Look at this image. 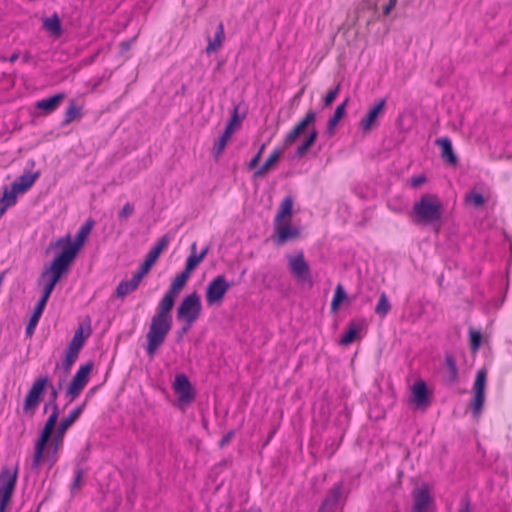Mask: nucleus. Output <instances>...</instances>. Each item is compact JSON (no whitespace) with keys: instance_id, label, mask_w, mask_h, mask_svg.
I'll return each mask as SVG.
<instances>
[{"instance_id":"nucleus-1","label":"nucleus","mask_w":512,"mask_h":512,"mask_svg":"<svg viewBox=\"0 0 512 512\" xmlns=\"http://www.w3.org/2000/svg\"><path fill=\"white\" fill-rule=\"evenodd\" d=\"M58 417V405L54 404V407H52V413L46 420L44 428L35 443L34 455L31 464V467L34 470H38L43 463H48L49 467H52L59 459L57 451H54L53 449L52 437Z\"/></svg>"},{"instance_id":"nucleus-2","label":"nucleus","mask_w":512,"mask_h":512,"mask_svg":"<svg viewBox=\"0 0 512 512\" xmlns=\"http://www.w3.org/2000/svg\"><path fill=\"white\" fill-rule=\"evenodd\" d=\"M58 417V405L54 404V407H52V413L46 420L44 428L35 443L34 455L31 464V467L34 470H38L43 463H48L49 467H52L59 459L57 451H54L53 449L52 437Z\"/></svg>"},{"instance_id":"nucleus-3","label":"nucleus","mask_w":512,"mask_h":512,"mask_svg":"<svg viewBox=\"0 0 512 512\" xmlns=\"http://www.w3.org/2000/svg\"><path fill=\"white\" fill-rule=\"evenodd\" d=\"M316 119V113L313 110H309L305 116L300 119L296 125L287 133L283 140L282 147H275L269 157L266 159L264 164L254 172L255 178L265 176L278 162L284 151L293 145L302 133L314 123Z\"/></svg>"},{"instance_id":"nucleus-4","label":"nucleus","mask_w":512,"mask_h":512,"mask_svg":"<svg viewBox=\"0 0 512 512\" xmlns=\"http://www.w3.org/2000/svg\"><path fill=\"white\" fill-rule=\"evenodd\" d=\"M293 205L294 201L291 196H286L279 204L274 218V241L278 246L300 236V229L291 223Z\"/></svg>"},{"instance_id":"nucleus-5","label":"nucleus","mask_w":512,"mask_h":512,"mask_svg":"<svg viewBox=\"0 0 512 512\" xmlns=\"http://www.w3.org/2000/svg\"><path fill=\"white\" fill-rule=\"evenodd\" d=\"M93 225L94 223L92 220H87L77 231L74 240H72L70 234L58 238L53 246L55 248H61L62 251L56 256V258L71 266L88 236L90 235Z\"/></svg>"},{"instance_id":"nucleus-6","label":"nucleus","mask_w":512,"mask_h":512,"mask_svg":"<svg viewBox=\"0 0 512 512\" xmlns=\"http://www.w3.org/2000/svg\"><path fill=\"white\" fill-rule=\"evenodd\" d=\"M173 307L167 306L161 302L158 303L156 313L152 317L149 332L147 334L148 346L147 352H154L165 340L167 333L171 328Z\"/></svg>"},{"instance_id":"nucleus-7","label":"nucleus","mask_w":512,"mask_h":512,"mask_svg":"<svg viewBox=\"0 0 512 512\" xmlns=\"http://www.w3.org/2000/svg\"><path fill=\"white\" fill-rule=\"evenodd\" d=\"M443 205L435 194H424L412 208V216L418 224L428 225L438 222L442 217Z\"/></svg>"},{"instance_id":"nucleus-8","label":"nucleus","mask_w":512,"mask_h":512,"mask_svg":"<svg viewBox=\"0 0 512 512\" xmlns=\"http://www.w3.org/2000/svg\"><path fill=\"white\" fill-rule=\"evenodd\" d=\"M69 268V265L56 257L52 260L51 264L42 271L38 279V284L42 286V296L50 297L56 284L69 271Z\"/></svg>"},{"instance_id":"nucleus-9","label":"nucleus","mask_w":512,"mask_h":512,"mask_svg":"<svg viewBox=\"0 0 512 512\" xmlns=\"http://www.w3.org/2000/svg\"><path fill=\"white\" fill-rule=\"evenodd\" d=\"M202 310L200 296L193 292L183 298L177 308V319L183 321L189 329L199 318Z\"/></svg>"},{"instance_id":"nucleus-10","label":"nucleus","mask_w":512,"mask_h":512,"mask_svg":"<svg viewBox=\"0 0 512 512\" xmlns=\"http://www.w3.org/2000/svg\"><path fill=\"white\" fill-rule=\"evenodd\" d=\"M18 478V465L12 470L8 467L2 468L0 472V512H6L10 503Z\"/></svg>"},{"instance_id":"nucleus-11","label":"nucleus","mask_w":512,"mask_h":512,"mask_svg":"<svg viewBox=\"0 0 512 512\" xmlns=\"http://www.w3.org/2000/svg\"><path fill=\"white\" fill-rule=\"evenodd\" d=\"M231 284L225 275L220 274L214 277L205 290V301L208 307L220 306L230 290Z\"/></svg>"},{"instance_id":"nucleus-12","label":"nucleus","mask_w":512,"mask_h":512,"mask_svg":"<svg viewBox=\"0 0 512 512\" xmlns=\"http://www.w3.org/2000/svg\"><path fill=\"white\" fill-rule=\"evenodd\" d=\"M177 396V406L185 410L194 401L196 393L188 377L185 374H177L172 384Z\"/></svg>"},{"instance_id":"nucleus-13","label":"nucleus","mask_w":512,"mask_h":512,"mask_svg":"<svg viewBox=\"0 0 512 512\" xmlns=\"http://www.w3.org/2000/svg\"><path fill=\"white\" fill-rule=\"evenodd\" d=\"M288 267L293 275L299 282L308 283L309 286L313 285L311 278V271L309 264L305 260L303 251L297 252L295 255H288Z\"/></svg>"},{"instance_id":"nucleus-14","label":"nucleus","mask_w":512,"mask_h":512,"mask_svg":"<svg viewBox=\"0 0 512 512\" xmlns=\"http://www.w3.org/2000/svg\"><path fill=\"white\" fill-rule=\"evenodd\" d=\"M93 364L88 362L84 365H81L75 375L73 376L71 382L67 387L66 394L70 399V402L74 401L85 388L88 383L90 373L92 371Z\"/></svg>"},{"instance_id":"nucleus-15","label":"nucleus","mask_w":512,"mask_h":512,"mask_svg":"<svg viewBox=\"0 0 512 512\" xmlns=\"http://www.w3.org/2000/svg\"><path fill=\"white\" fill-rule=\"evenodd\" d=\"M85 408V404L77 406L74 408L67 417H65L59 424L56 429V432L53 436V449L57 451V455L59 451L63 447L64 437L68 429L79 419L81 414L83 413Z\"/></svg>"},{"instance_id":"nucleus-16","label":"nucleus","mask_w":512,"mask_h":512,"mask_svg":"<svg viewBox=\"0 0 512 512\" xmlns=\"http://www.w3.org/2000/svg\"><path fill=\"white\" fill-rule=\"evenodd\" d=\"M49 383L48 377H39L36 379L28 391L23 405V411L26 414L33 415L39 406L41 396Z\"/></svg>"},{"instance_id":"nucleus-17","label":"nucleus","mask_w":512,"mask_h":512,"mask_svg":"<svg viewBox=\"0 0 512 512\" xmlns=\"http://www.w3.org/2000/svg\"><path fill=\"white\" fill-rule=\"evenodd\" d=\"M413 505L411 512H433L435 502L428 485L422 484L412 491Z\"/></svg>"},{"instance_id":"nucleus-18","label":"nucleus","mask_w":512,"mask_h":512,"mask_svg":"<svg viewBox=\"0 0 512 512\" xmlns=\"http://www.w3.org/2000/svg\"><path fill=\"white\" fill-rule=\"evenodd\" d=\"M487 372L485 369L477 371L475 382L473 385V399L471 402V409L474 418H478L483 409L485 401V384H486Z\"/></svg>"},{"instance_id":"nucleus-19","label":"nucleus","mask_w":512,"mask_h":512,"mask_svg":"<svg viewBox=\"0 0 512 512\" xmlns=\"http://www.w3.org/2000/svg\"><path fill=\"white\" fill-rule=\"evenodd\" d=\"M171 241V237L169 235H163L161 238L157 240L155 245L150 249V251L147 253L146 258L144 262L142 263L141 267L137 271L141 276H145L149 273L152 266L157 262L159 256L162 252H164Z\"/></svg>"},{"instance_id":"nucleus-20","label":"nucleus","mask_w":512,"mask_h":512,"mask_svg":"<svg viewBox=\"0 0 512 512\" xmlns=\"http://www.w3.org/2000/svg\"><path fill=\"white\" fill-rule=\"evenodd\" d=\"M190 275L191 274L186 272L185 270L177 274L173 281L171 282L167 292L164 294V296L159 302L167 306L173 307L175 299L186 285L187 281L190 278Z\"/></svg>"},{"instance_id":"nucleus-21","label":"nucleus","mask_w":512,"mask_h":512,"mask_svg":"<svg viewBox=\"0 0 512 512\" xmlns=\"http://www.w3.org/2000/svg\"><path fill=\"white\" fill-rule=\"evenodd\" d=\"M91 335V326L90 322H82L79 324L77 330L74 333V336L69 345L68 352H79V350L83 347L86 339Z\"/></svg>"},{"instance_id":"nucleus-22","label":"nucleus","mask_w":512,"mask_h":512,"mask_svg":"<svg viewBox=\"0 0 512 512\" xmlns=\"http://www.w3.org/2000/svg\"><path fill=\"white\" fill-rule=\"evenodd\" d=\"M385 105L386 100L380 99L372 108L369 109L366 116L361 119L360 127L364 132L371 130L378 117L383 113Z\"/></svg>"},{"instance_id":"nucleus-23","label":"nucleus","mask_w":512,"mask_h":512,"mask_svg":"<svg viewBox=\"0 0 512 512\" xmlns=\"http://www.w3.org/2000/svg\"><path fill=\"white\" fill-rule=\"evenodd\" d=\"M65 99L64 93H58L49 98H43L35 102V108L40 110L43 115H49L56 111L62 101Z\"/></svg>"},{"instance_id":"nucleus-24","label":"nucleus","mask_w":512,"mask_h":512,"mask_svg":"<svg viewBox=\"0 0 512 512\" xmlns=\"http://www.w3.org/2000/svg\"><path fill=\"white\" fill-rule=\"evenodd\" d=\"M142 279L143 276L136 272L131 280H122L115 289V297L122 299L128 294L134 292L139 287Z\"/></svg>"},{"instance_id":"nucleus-25","label":"nucleus","mask_w":512,"mask_h":512,"mask_svg":"<svg viewBox=\"0 0 512 512\" xmlns=\"http://www.w3.org/2000/svg\"><path fill=\"white\" fill-rule=\"evenodd\" d=\"M40 173H25L18 177L13 183L12 187L14 190H16L19 194L27 192L35 183V181L39 178Z\"/></svg>"},{"instance_id":"nucleus-26","label":"nucleus","mask_w":512,"mask_h":512,"mask_svg":"<svg viewBox=\"0 0 512 512\" xmlns=\"http://www.w3.org/2000/svg\"><path fill=\"white\" fill-rule=\"evenodd\" d=\"M412 401L418 406H425L428 403V391L426 383L422 380L416 381L412 386Z\"/></svg>"},{"instance_id":"nucleus-27","label":"nucleus","mask_w":512,"mask_h":512,"mask_svg":"<svg viewBox=\"0 0 512 512\" xmlns=\"http://www.w3.org/2000/svg\"><path fill=\"white\" fill-rule=\"evenodd\" d=\"M436 145L441 148V156L442 158L450 163V164H456L457 157L453 152L452 142L448 137H442L438 138L435 141Z\"/></svg>"},{"instance_id":"nucleus-28","label":"nucleus","mask_w":512,"mask_h":512,"mask_svg":"<svg viewBox=\"0 0 512 512\" xmlns=\"http://www.w3.org/2000/svg\"><path fill=\"white\" fill-rule=\"evenodd\" d=\"M82 106L78 105L76 100L71 99L64 113L63 125H68L82 118Z\"/></svg>"},{"instance_id":"nucleus-29","label":"nucleus","mask_w":512,"mask_h":512,"mask_svg":"<svg viewBox=\"0 0 512 512\" xmlns=\"http://www.w3.org/2000/svg\"><path fill=\"white\" fill-rule=\"evenodd\" d=\"M43 28L52 36L58 38L62 34L61 21L59 16L54 13L52 16L43 19Z\"/></svg>"},{"instance_id":"nucleus-30","label":"nucleus","mask_w":512,"mask_h":512,"mask_svg":"<svg viewBox=\"0 0 512 512\" xmlns=\"http://www.w3.org/2000/svg\"><path fill=\"white\" fill-rule=\"evenodd\" d=\"M318 137V132L316 128H312L307 137L304 139V141L301 143V145L296 150V156L301 158L307 154L309 149L315 144Z\"/></svg>"},{"instance_id":"nucleus-31","label":"nucleus","mask_w":512,"mask_h":512,"mask_svg":"<svg viewBox=\"0 0 512 512\" xmlns=\"http://www.w3.org/2000/svg\"><path fill=\"white\" fill-rule=\"evenodd\" d=\"M225 33H224V26L222 23H220L217 27V31L215 33V36L212 40H209L208 45L206 47V52L208 54L214 53L218 51L224 41Z\"/></svg>"},{"instance_id":"nucleus-32","label":"nucleus","mask_w":512,"mask_h":512,"mask_svg":"<svg viewBox=\"0 0 512 512\" xmlns=\"http://www.w3.org/2000/svg\"><path fill=\"white\" fill-rule=\"evenodd\" d=\"M348 101L349 100L346 99L343 103L338 105L334 111L333 116L328 120L327 131L330 134H332L334 132L335 127L338 125L340 120L344 117L345 109H346V105H347Z\"/></svg>"},{"instance_id":"nucleus-33","label":"nucleus","mask_w":512,"mask_h":512,"mask_svg":"<svg viewBox=\"0 0 512 512\" xmlns=\"http://www.w3.org/2000/svg\"><path fill=\"white\" fill-rule=\"evenodd\" d=\"M241 122H242V119L238 114V107L235 106L232 111L231 118H230L229 122L227 123L223 133L232 137V135L240 128Z\"/></svg>"},{"instance_id":"nucleus-34","label":"nucleus","mask_w":512,"mask_h":512,"mask_svg":"<svg viewBox=\"0 0 512 512\" xmlns=\"http://www.w3.org/2000/svg\"><path fill=\"white\" fill-rule=\"evenodd\" d=\"M342 495V484L336 483L333 485V487L330 489L329 494L326 498V500L323 503V506L320 510V512L323 510L325 506L331 505L335 506L338 501L340 500V497Z\"/></svg>"},{"instance_id":"nucleus-35","label":"nucleus","mask_w":512,"mask_h":512,"mask_svg":"<svg viewBox=\"0 0 512 512\" xmlns=\"http://www.w3.org/2000/svg\"><path fill=\"white\" fill-rule=\"evenodd\" d=\"M18 194L19 193L16 190H14V188L12 186L10 189H8L6 187L3 191L2 197L0 199L1 206L5 207V210H7V208H9V207L14 206L17 202Z\"/></svg>"},{"instance_id":"nucleus-36","label":"nucleus","mask_w":512,"mask_h":512,"mask_svg":"<svg viewBox=\"0 0 512 512\" xmlns=\"http://www.w3.org/2000/svg\"><path fill=\"white\" fill-rule=\"evenodd\" d=\"M391 310V304L389 302V299L386 295V293L382 292L380 294L378 303L375 307V313L379 315L380 317L384 318L389 311Z\"/></svg>"},{"instance_id":"nucleus-37","label":"nucleus","mask_w":512,"mask_h":512,"mask_svg":"<svg viewBox=\"0 0 512 512\" xmlns=\"http://www.w3.org/2000/svg\"><path fill=\"white\" fill-rule=\"evenodd\" d=\"M231 137L223 133L219 139L214 143L213 149H212V155L217 160L222 155L223 151L225 150V147L227 143L230 141Z\"/></svg>"},{"instance_id":"nucleus-38","label":"nucleus","mask_w":512,"mask_h":512,"mask_svg":"<svg viewBox=\"0 0 512 512\" xmlns=\"http://www.w3.org/2000/svg\"><path fill=\"white\" fill-rule=\"evenodd\" d=\"M347 298V294L344 291L342 285L338 284L336 286L332 301H331V310L336 312L341 303Z\"/></svg>"},{"instance_id":"nucleus-39","label":"nucleus","mask_w":512,"mask_h":512,"mask_svg":"<svg viewBox=\"0 0 512 512\" xmlns=\"http://www.w3.org/2000/svg\"><path fill=\"white\" fill-rule=\"evenodd\" d=\"M482 339L483 337L480 330L475 328L469 329V344L473 352L477 351L480 348Z\"/></svg>"},{"instance_id":"nucleus-40","label":"nucleus","mask_w":512,"mask_h":512,"mask_svg":"<svg viewBox=\"0 0 512 512\" xmlns=\"http://www.w3.org/2000/svg\"><path fill=\"white\" fill-rule=\"evenodd\" d=\"M446 367L448 371V380L452 383L456 382L458 379V371L455 360L450 355L446 358Z\"/></svg>"},{"instance_id":"nucleus-41","label":"nucleus","mask_w":512,"mask_h":512,"mask_svg":"<svg viewBox=\"0 0 512 512\" xmlns=\"http://www.w3.org/2000/svg\"><path fill=\"white\" fill-rule=\"evenodd\" d=\"M465 202L475 208H478L485 203V199L481 194L472 191L466 195Z\"/></svg>"},{"instance_id":"nucleus-42","label":"nucleus","mask_w":512,"mask_h":512,"mask_svg":"<svg viewBox=\"0 0 512 512\" xmlns=\"http://www.w3.org/2000/svg\"><path fill=\"white\" fill-rule=\"evenodd\" d=\"M202 261L198 253L190 254L186 259L184 270L191 274Z\"/></svg>"},{"instance_id":"nucleus-43","label":"nucleus","mask_w":512,"mask_h":512,"mask_svg":"<svg viewBox=\"0 0 512 512\" xmlns=\"http://www.w3.org/2000/svg\"><path fill=\"white\" fill-rule=\"evenodd\" d=\"M357 334V328L355 326H350L347 329V331L342 335L340 343L343 345L352 343L356 339Z\"/></svg>"},{"instance_id":"nucleus-44","label":"nucleus","mask_w":512,"mask_h":512,"mask_svg":"<svg viewBox=\"0 0 512 512\" xmlns=\"http://www.w3.org/2000/svg\"><path fill=\"white\" fill-rule=\"evenodd\" d=\"M339 90H340V85L338 84L334 89H331L326 93V95L323 99L324 105L326 107H329L335 101V99L339 93Z\"/></svg>"},{"instance_id":"nucleus-45","label":"nucleus","mask_w":512,"mask_h":512,"mask_svg":"<svg viewBox=\"0 0 512 512\" xmlns=\"http://www.w3.org/2000/svg\"><path fill=\"white\" fill-rule=\"evenodd\" d=\"M48 300H49V298L41 295V298L38 300L36 306L34 307V311H33L32 315L41 318Z\"/></svg>"},{"instance_id":"nucleus-46","label":"nucleus","mask_w":512,"mask_h":512,"mask_svg":"<svg viewBox=\"0 0 512 512\" xmlns=\"http://www.w3.org/2000/svg\"><path fill=\"white\" fill-rule=\"evenodd\" d=\"M48 300H49V298L41 295V298L38 300L36 306L34 307V311H33L32 315L41 318Z\"/></svg>"},{"instance_id":"nucleus-47","label":"nucleus","mask_w":512,"mask_h":512,"mask_svg":"<svg viewBox=\"0 0 512 512\" xmlns=\"http://www.w3.org/2000/svg\"><path fill=\"white\" fill-rule=\"evenodd\" d=\"M134 213V206L130 203H126L121 211L119 212L118 216L120 219H127Z\"/></svg>"},{"instance_id":"nucleus-48","label":"nucleus","mask_w":512,"mask_h":512,"mask_svg":"<svg viewBox=\"0 0 512 512\" xmlns=\"http://www.w3.org/2000/svg\"><path fill=\"white\" fill-rule=\"evenodd\" d=\"M397 4V0H386V3L383 5L382 12L384 16H388L391 11L395 8Z\"/></svg>"},{"instance_id":"nucleus-49","label":"nucleus","mask_w":512,"mask_h":512,"mask_svg":"<svg viewBox=\"0 0 512 512\" xmlns=\"http://www.w3.org/2000/svg\"><path fill=\"white\" fill-rule=\"evenodd\" d=\"M82 477H83L82 470L78 469L75 472V478H74L72 488H71L72 491L78 490L80 488Z\"/></svg>"},{"instance_id":"nucleus-50","label":"nucleus","mask_w":512,"mask_h":512,"mask_svg":"<svg viewBox=\"0 0 512 512\" xmlns=\"http://www.w3.org/2000/svg\"><path fill=\"white\" fill-rule=\"evenodd\" d=\"M39 320H40V318H39V317L34 316V315H32V316H31V318H30V320H29V322H28L27 328H26V332H27L28 334L33 333V331L35 330V328H36V326H37V324H38Z\"/></svg>"},{"instance_id":"nucleus-51","label":"nucleus","mask_w":512,"mask_h":512,"mask_svg":"<svg viewBox=\"0 0 512 512\" xmlns=\"http://www.w3.org/2000/svg\"><path fill=\"white\" fill-rule=\"evenodd\" d=\"M426 182V177L424 175H419L411 178V186L417 188Z\"/></svg>"},{"instance_id":"nucleus-52","label":"nucleus","mask_w":512,"mask_h":512,"mask_svg":"<svg viewBox=\"0 0 512 512\" xmlns=\"http://www.w3.org/2000/svg\"><path fill=\"white\" fill-rule=\"evenodd\" d=\"M458 512H472L471 504L468 499H464L461 502L460 508L458 509Z\"/></svg>"},{"instance_id":"nucleus-53","label":"nucleus","mask_w":512,"mask_h":512,"mask_svg":"<svg viewBox=\"0 0 512 512\" xmlns=\"http://www.w3.org/2000/svg\"><path fill=\"white\" fill-rule=\"evenodd\" d=\"M260 159H261L260 154H256V155H255V156L250 160V162H249V164H248V168H249V169H251V170H252V169H254V168H256V167L258 166V164H259Z\"/></svg>"},{"instance_id":"nucleus-54","label":"nucleus","mask_w":512,"mask_h":512,"mask_svg":"<svg viewBox=\"0 0 512 512\" xmlns=\"http://www.w3.org/2000/svg\"><path fill=\"white\" fill-rule=\"evenodd\" d=\"M57 396H58L57 391L54 388H52L51 395H50V397H51L50 404L52 405V407H54V404H57L56 403Z\"/></svg>"},{"instance_id":"nucleus-55","label":"nucleus","mask_w":512,"mask_h":512,"mask_svg":"<svg viewBox=\"0 0 512 512\" xmlns=\"http://www.w3.org/2000/svg\"><path fill=\"white\" fill-rule=\"evenodd\" d=\"M208 252H209V247H208V246L204 247V248L201 250V252H200V253H198V255H199L200 259L204 260V258L207 256Z\"/></svg>"},{"instance_id":"nucleus-56","label":"nucleus","mask_w":512,"mask_h":512,"mask_svg":"<svg viewBox=\"0 0 512 512\" xmlns=\"http://www.w3.org/2000/svg\"><path fill=\"white\" fill-rule=\"evenodd\" d=\"M194 253H197V243L196 242H193L190 245V254H194Z\"/></svg>"},{"instance_id":"nucleus-57","label":"nucleus","mask_w":512,"mask_h":512,"mask_svg":"<svg viewBox=\"0 0 512 512\" xmlns=\"http://www.w3.org/2000/svg\"><path fill=\"white\" fill-rule=\"evenodd\" d=\"M265 148H266V144H265V143H263V144L260 146L259 151H258V153H257V154H260V156H262V154H263V152H264Z\"/></svg>"},{"instance_id":"nucleus-58","label":"nucleus","mask_w":512,"mask_h":512,"mask_svg":"<svg viewBox=\"0 0 512 512\" xmlns=\"http://www.w3.org/2000/svg\"><path fill=\"white\" fill-rule=\"evenodd\" d=\"M231 438V435H227L226 437H224L221 441V445H224L225 443H227Z\"/></svg>"},{"instance_id":"nucleus-59","label":"nucleus","mask_w":512,"mask_h":512,"mask_svg":"<svg viewBox=\"0 0 512 512\" xmlns=\"http://www.w3.org/2000/svg\"><path fill=\"white\" fill-rule=\"evenodd\" d=\"M17 59H18V55H17V54H13V55H11V57H10V59H9V60H10V62H12V63H13V62H15Z\"/></svg>"},{"instance_id":"nucleus-60","label":"nucleus","mask_w":512,"mask_h":512,"mask_svg":"<svg viewBox=\"0 0 512 512\" xmlns=\"http://www.w3.org/2000/svg\"><path fill=\"white\" fill-rule=\"evenodd\" d=\"M5 207H2L0 206V218L3 216V214L5 213Z\"/></svg>"},{"instance_id":"nucleus-61","label":"nucleus","mask_w":512,"mask_h":512,"mask_svg":"<svg viewBox=\"0 0 512 512\" xmlns=\"http://www.w3.org/2000/svg\"><path fill=\"white\" fill-rule=\"evenodd\" d=\"M69 356H77V353L74 354H68Z\"/></svg>"}]
</instances>
